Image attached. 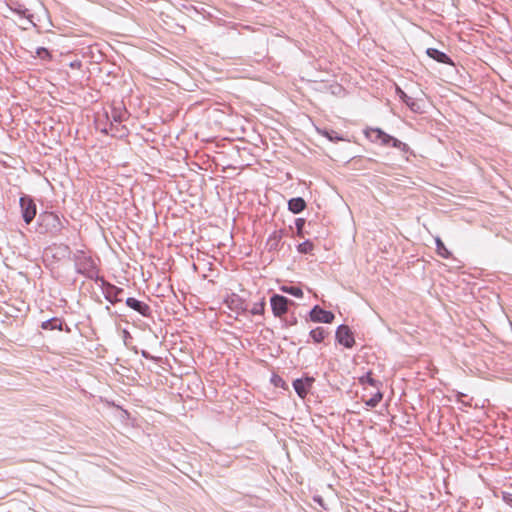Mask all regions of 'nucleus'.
Returning <instances> with one entry per match:
<instances>
[{
    "mask_svg": "<svg viewBox=\"0 0 512 512\" xmlns=\"http://www.w3.org/2000/svg\"><path fill=\"white\" fill-rule=\"evenodd\" d=\"M36 55L41 59H50L51 58L50 52L44 47L37 48Z\"/></svg>",
    "mask_w": 512,
    "mask_h": 512,
    "instance_id": "nucleus-24",
    "label": "nucleus"
},
{
    "mask_svg": "<svg viewBox=\"0 0 512 512\" xmlns=\"http://www.w3.org/2000/svg\"><path fill=\"white\" fill-rule=\"evenodd\" d=\"M303 381H305L306 387L309 389L312 386L314 379L312 377H306Z\"/></svg>",
    "mask_w": 512,
    "mask_h": 512,
    "instance_id": "nucleus-31",
    "label": "nucleus"
},
{
    "mask_svg": "<svg viewBox=\"0 0 512 512\" xmlns=\"http://www.w3.org/2000/svg\"><path fill=\"white\" fill-rule=\"evenodd\" d=\"M76 272L89 279H94L98 275L97 267L93 259L83 251H77L73 256Z\"/></svg>",
    "mask_w": 512,
    "mask_h": 512,
    "instance_id": "nucleus-1",
    "label": "nucleus"
},
{
    "mask_svg": "<svg viewBox=\"0 0 512 512\" xmlns=\"http://www.w3.org/2000/svg\"><path fill=\"white\" fill-rule=\"evenodd\" d=\"M390 146L397 148L398 150H400L404 153H407L410 150L409 146L406 143L394 138L393 136H392V140L390 142Z\"/></svg>",
    "mask_w": 512,
    "mask_h": 512,
    "instance_id": "nucleus-20",
    "label": "nucleus"
},
{
    "mask_svg": "<svg viewBox=\"0 0 512 512\" xmlns=\"http://www.w3.org/2000/svg\"><path fill=\"white\" fill-rule=\"evenodd\" d=\"M296 323H297V319L296 318L291 319V322H290L291 325H294Z\"/></svg>",
    "mask_w": 512,
    "mask_h": 512,
    "instance_id": "nucleus-32",
    "label": "nucleus"
},
{
    "mask_svg": "<svg viewBox=\"0 0 512 512\" xmlns=\"http://www.w3.org/2000/svg\"><path fill=\"white\" fill-rule=\"evenodd\" d=\"M126 305L141 314L144 317H150L151 308L148 304L143 301H140L134 297H128L125 301Z\"/></svg>",
    "mask_w": 512,
    "mask_h": 512,
    "instance_id": "nucleus-7",
    "label": "nucleus"
},
{
    "mask_svg": "<svg viewBox=\"0 0 512 512\" xmlns=\"http://www.w3.org/2000/svg\"><path fill=\"white\" fill-rule=\"evenodd\" d=\"M282 238V231H274L267 240V245L269 250H277L279 246V242Z\"/></svg>",
    "mask_w": 512,
    "mask_h": 512,
    "instance_id": "nucleus-14",
    "label": "nucleus"
},
{
    "mask_svg": "<svg viewBox=\"0 0 512 512\" xmlns=\"http://www.w3.org/2000/svg\"><path fill=\"white\" fill-rule=\"evenodd\" d=\"M426 54L434 59L435 61L439 62V63H443V64H449V65H453V61L451 60V58L445 54L444 52L436 49V48H428L426 50Z\"/></svg>",
    "mask_w": 512,
    "mask_h": 512,
    "instance_id": "nucleus-9",
    "label": "nucleus"
},
{
    "mask_svg": "<svg viewBox=\"0 0 512 512\" xmlns=\"http://www.w3.org/2000/svg\"><path fill=\"white\" fill-rule=\"evenodd\" d=\"M41 328L43 330H54V329L62 330V321L59 318L53 317L51 319L43 321L41 324Z\"/></svg>",
    "mask_w": 512,
    "mask_h": 512,
    "instance_id": "nucleus-13",
    "label": "nucleus"
},
{
    "mask_svg": "<svg viewBox=\"0 0 512 512\" xmlns=\"http://www.w3.org/2000/svg\"><path fill=\"white\" fill-rule=\"evenodd\" d=\"M304 224H305V220L302 219V218H298L296 219L295 221V225H296V228L298 230V233H300L304 227Z\"/></svg>",
    "mask_w": 512,
    "mask_h": 512,
    "instance_id": "nucleus-28",
    "label": "nucleus"
},
{
    "mask_svg": "<svg viewBox=\"0 0 512 512\" xmlns=\"http://www.w3.org/2000/svg\"><path fill=\"white\" fill-rule=\"evenodd\" d=\"M293 388L296 391L297 395L301 398H304L308 393V388L306 387L305 381H303V379L294 380Z\"/></svg>",
    "mask_w": 512,
    "mask_h": 512,
    "instance_id": "nucleus-16",
    "label": "nucleus"
},
{
    "mask_svg": "<svg viewBox=\"0 0 512 512\" xmlns=\"http://www.w3.org/2000/svg\"><path fill=\"white\" fill-rule=\"evenodd\" d=\"M365 134L372 142H379L383 146H390L392 136L380 128H369L365 131Z\"/></svg>",
    "mask_w": 512,
    "mask_h": 512,
    "instance_id": "nucleus-6",
    "label": "nucleus"
},
{
    "mask_svg": "<svg viewBox=\"0 0 512 512\" xmlns=\"http://www.w3.org/2000/svg\"><path fill=\"white\" fill-rule=\"evenodd\" d=\"M104 285V294L105 298L111 302L112 304H115L116 302H121L122 298L119 296L123 293V289L119 288L113 284L106 283L103 281Z\"/></svg>",
    "mask_w": 512,
    "mask_h": 512,
    "instance_id": "nucleus-8",
    "label": "nucleus"
},
{
    "mask_svg": "<svg viewBox=\"0 0 512 512\" xmlns=\"http://www.w3.org/2000/svg\"><path fill=\"white\" fill-rule=\"evenodd\" d=\"M293 303L291 300H289L287 297L274 294L270 298V305L272 312L275 317H281L288 311V304Z\"/></svg>",
    "mask_w": 512,
    "mask_h": 512,
    "instance_id": "nucleus-3",
    "label": "nucleus"
},
{
    "mask_svg": "<svg viewBox=\"0 0 512 512\" xmlns=\"http://www.w3.org/2000/svg\"><path fill=\"white\" fill-rule=\"evenodd\" d=\"M313 249V243L310 242L309 240H306L302 243H300L297 247V250L299 253H302V254H307V253H310Z\"/></svg>",
    "mask_w": 512,
    "mask_h": 512,
    "instance_id": "nucleus-22",
    "label": "nucleus"
},
{
    "mask_svg": "<svg viewBox=\"0 0 512 512\" xmlns=\"http://www.w3.org/2000/svg\"><path fill=\"white\" fill-rule=\"evenodd\" d=\"M310 320L316 323H331L334 320V314L331 311L322 309L315 305L309 312Z\"/></svg>",
    "mask_w": 512,
    "mask_h": 512,
    "instance_id": "nucleus-5",
    "label": "nucleus"
},
{
    "mask_svg": "<svg viewBox=\"0 0 512 512\" xmlns=\"http://www.w3.org/2000/svg\"><path fill=\"white\" fill-rule=\"evenodd\" d=\"M306 207V202L302 197H295L288 201V209L294 214L301 213Z\"/></svg>",
    "mask_w": 512,
    "mask_h": 512,
    "instance_id": "nucleus-12",
    "label": "nucleus"
},
{
    "mask_svg": "<svg viewBox=\"0 0 512 512\" xmlns=\"http://www.w3.org/2000/svg\"><path fill=\"white\" fill-rule=\"evenodd\" d=\"M382 398H383V394H382L380 391H378V392H377L376 394H374L370 399H368V400L365 402V404H366V406H368V407L374 408V407H376V406L380 403V401L382 400Z\"/></svg>",
    "mask_w": 512,
    "mask_h": 512,
    "instance_id": "nucleus-21",
    "label": "nucleus"
},
{
    "mask_svg": "<svg viewBox=\"0 0 512 512\" xmlns=\"http://www.w3.org/2000/svg\"><path fill=\"white\" fill-rule=\"evenodd\" d=\"M502 499L507 505L512 507V493L502 492Z\"/></svg>",
    "mask_w": 512,
    "mask_h": 512,
    "instance_id": "nucleus-27",
    "label": "nucleus"
},
{
    "mask_svg": "<svg viewBox=\"0 0 512 512\" xmlns=\"http://www.w3.org/2000/svg\"><path fill=\"white\" fill-rule=\"evenodd\" d=\"M15 12H17L18 14H20V15H22L24 17H28L27 16L28 9L23 8L21 5H19V8L15 9Z\"/></svg>",
    "mask_w": 512,
    "mask_h": 512,
    "instance_id": "nucleus-30",
    "label": "nucleus"
},
{
    "mask_svg": "<svg viewBox=\"0 0 512 512\" xmlns=\"http://www.w3.org/2000/svg\"><path fill=\"white\" fill-rule=\"evenodd\" d=\"M397 92L401 100L410 108L413 112H420L421 106L419 103L412 97L408 96L404 91L400 88H397Z\"/></svg>",
    "mask_w": 512,
    "mask_h": 512,
    "instance_id": "nucleus-11",
    "label": "nucleus"
},
{
    "mask_svg": "<svg viewBox=\"0 0 512 512\" xmlns=\"http://www.w3.org/2000/svg\"><path fill=\"white\" fill-rule=\"evenodd\" d=\"M309 335L315 343H321L325 339L327 332L323 327H317L311 330Z\"/></svg>",
    "mask_w": 512,
    "mask_h": 512,
    "instance_id": "nucleus-17",
    "label": "nucleus"
},
{
    "mask_svg": "<svg viewBox=\"0 0 512 512\" xmlns=\"http://www.w3.org/2000/svg\"><path fill=\"white\" fill-rule=\"evenodd\" d=\"M42 221L46 223L47 227L52 231H60L62 228L61 221L59 217L54 213H45L41 216Z\"/></svg>",
    "mask_w": 512,
    "mask_h": 512,
    "instance_id": "nucleus-10",
    "label": "nucleus"
},
{
    "mask_svg": "<svg viewBox=\"0 0 512 512\" xmlns=\"http://www.w3.org/2000/svg\"><path fill=\"white\" fill-rule=\"evenodd\" d=\"M281 290L287 294H290L294 297L300 298L303 296V291L298 286H283Z\"/></svg>",
    "mask_w": 512,
    "mask_h": 512,
    "instance_id": "nucleus-19",
    "label": "nucleus"
},
{
    "mask_svg": "<svg viewBox=\"0 0 512 512\" xmlns=\"http://www.w3.org/2000/svg\"><path fill=\"white\" fill-rule=\"evenodd\" d=\"M322 134L327 137L330 141H339V140H342V137L338 136V133L335 132L334 130H330V131H323Z\"/></svg>",
    "mask_w": 512,
    "mask_h": 512,
    "instance_id": "nucleus-23",
    "label": "nucleus"
},
{
    "mask_svg": "<svg viewBox=\"0 0 512 512\" xmlns=\"http://www.w3.org/2000/svg\"><path fill=\"white\" fill-rule=\"evenodd\" d=\"M359 383L361 385L368 384L372 387L378 388L381 383L372 377L371 371L366 372L364 375L359 377Z\"/></svg>",
    "mask_w": 512,
    "mask_h": 512,
    "instance_id": "nucleus-15",
    "label": "nucleus"
},
{
    "mask_svg": "<svg viewBox=\"0 0 512 512\" xmlns=\"http://www.w3.org/2000/svg\"><path fill=\"white\" fill-rule=\"evenodd\" d=\"M264 302L257 303L253 306L251 309V314L253 315H260L264 312Z\"/></svg>",
    "mask_w": 512,
    "mask_h": 512,
    "instance_id": "nucleus-25",
    "label": "nucleus"
},
{
    "mask_svg": "<svg viewBox=\"0 0 512 512\" xmlns=\"http://www.w3.org/2000/svg\"><path fill=\"white\" fill-rule=\"evenodd\" d=\"M19 204L24 222L26 224L31 223L35 218L37 211L36 204L33 199L28 195H23L20 197Z\"/></svg>",
    "mask_w": 512,
    "mask_h": 512,
    "instance_id": "nucleus-2",
    "label": "nucleus"
},
{
    "mask_svg": "<svg viewBox=\"0 0 512 512\" xmlns=\"http://www.w3.org/2000/svg\"><path fill=\"white\" fill-rule=\"evenodd\" d=\"M232 303H235L237 308H239L243 311L246 310V306H244V303L240 298L233 299Z\"/></svg>",
    "mask_w": 512,
    "mask_h": 512,
    "instance_id": "nucleus-29",
    "label": "nucleus"
},
{
    "mask_svg": "<svg viewBox=\"0 0 512 512\" xmlns=\"http://www.w3.org/2000/svg\"><path fill=\"white\" fill-rule=\"evenodd\" d=\"M335 337L337 342L343 345L345 348H352L355 343L352 331L347 325L344 324L338 326Z\"/></svg>",
    "mask_w": 512,
    "mask_h": 512,
    "instance_id": "nucleus-4",
    "label": "nucleus"
},
{
    "mask_svg": "<svg viewBox=\"0 0 512 512\" xmlns=\"http://www.w3.org/2000/svg\"><path fill=\"white\" fill-rule=\"evenodd\" d=\"M124 114L125 113L114 109L112 111V119H113V121L117 122V123H121L123 121Z\"/></svg>",
    "mask_w": 512,
    "mask_h": 512,
    "instance_id": "nucleus-26",
    "label": "nucleus"
},
{
    "mask_svg": "<svg viewBox=\"0 0 512 512\" xmlns=\"http://www.w3.org/2000/svg\"><path fill=\"white\" fill-rule=\"evenodd\" d=\"M142 355H143L144 357L148 358V354H147L145 351H143V352H142Z\"/></svg>",
    "mask_w": 512,
    "mask_h": 512,
    "instance_id": "nucleus-33",
    "label": "nucleus"
},
{
    "mask_svg": "<svg viewBox=\"0 0 512 512\" xmlns=\"http://www.w3.org/2000/svg\"><path fill=\"white\" fill-rule=\"evenodd\" d=\"M435 244H436V251L439 256H441L444 259H448L451 256V253L445 247L444 243L442 242V240L439 237H437L435 239Z\"/></svg>",
    "mask_w": 512,
    "mask_h": 512,
    "instance_id": "nucleus-18",
    "label": "nucleus"
}]
</instances>
